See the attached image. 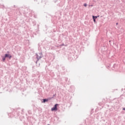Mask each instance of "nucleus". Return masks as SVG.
Wrapping results in <instances>:
<instances>
[{"instance_id": "1", "label": "nucleus", "mask_w": 125, "mask_h": 125, "mask_svg": "<svg viewBox=\"0 0 125 125\" xmlns=\"http://www.w3.org/2000/svg\"><path fill=\"white\" fill-rule=\"evenodd\" d=\"M58 104H55L54 107L51 108V111H57L58 110V108H57V106H58Z\"/></svg>"}, {"instance_id": "5", "label": "nucleus", "mask_w": 125, "mask_h": 125, "mask_svg": "<svg viewBox=\"0 0 125 125\" xmlns=\"http://www.w3.org/2000/svg\"><path fill=\"white\" fill-rule=\"evenodd\" d=\"M2 60L3 62L5 61V56L4 58H2Z\"/></svg>"}, {"instance_id": "4", "label": "nucleus", "mask_w": 125, "mask_h": 125, "mask_svg": "<svg viewBox=\"0 0 125 125\" xmlns=\"http://www.w3.org/2000/svg\"><path fill=\"white\" fill-rule=\"evenodd\" d=\"M47 101H48V100H47V99H44L43 100V102L44 103V102H47Z\"/></svg>"}, {"instance_id": "6", "label": "nucleus", "mask_w": 125, "mask_h": 125, "mask_svg": "<svg viewBox=\"0 0 125 125\" xmlns=\"http://www.w3.org/2000/svg\"><path fill=\"white\" fill-rule=\"evenodd\" d=\"M86 5H87L86 4V3H84V6L86 7Z\"/></svg>"}, {"instance_id": "3", "label": "nucleus", "mask_w": 125, "mask_h": 125, "mask_svg": "<svg viewBox=\"0 0 125 125\" xmlns=\"http://www.w3.org/2000/svg\"><path fill=\"white\" fill-rule=\"evenodd\" d=\"M92 17H93V21L95 23V22H96V21H95V18H94V16H93Z\"/></svg>"}, {"instance_id": "2", "label": "nucleus", "mask_w": 125, "mask_h": 125, "mask_svg": "<svg viewBox=\"0 0 125 125\" xmlns=\"http://www.w3.org/2000/svg\"><path fill=\"white\" fill-rule=\"evenodd\" d=\"M11 55H9V54H5V58H9V59H11Z\"/></svg>"}, {"instance_id": "7", "label": "nucleus", "mask_w": 125, "mask_h": 125, "mask_svg": "<svg viewBox=\"0 0 125 125\" xmlns=\"http://www.w3.org/2000/svg\"><path fill=\"white\" fill-rule=\"evenodd\" d=\"M94 18H95V19H97V16H94Z\"/></svg>"}, {"instance_id": "8", "label": "nucleus", "mask_w": 125, "mask_h": 125, "mask_svg": "<svg viewBox=\"0 0 125 125\" xmlns=\"http://www.w3.org/2000/svg\"><path fill=\"white\" fill-rule=\"evenodd\" d=\"M123 110H124V111H125V108H123Z\"/></svg>"}]
</instances>
